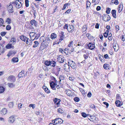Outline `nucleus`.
<instances>
[{"instance_id": "f257e3e1", "label": "nucleus", "mask_w": 125, "mask_h": 125, "mask_svg": "<svg viewBox=\"0 0 125 125\" xmlns=\"http://www.w3.org/2000/svg\"><path fill=\"white\" fill-rule=\"evenodd\" d=\"M7 80L8 81L14 82L16 81V78L15 76L11 75L9 76L7 78Z\"/></svg>"}, {"instance_id": "f03ea898", "label": "nucleus", "mask_w": 125, "mask_h": 125, "mask_svg": "<svg viewBox=\"0 0 125 125\" xmlns=\"http://www.w3.org/2000/svg\"><path fill=\"white\" fill-rule=\"evenodd\" d=\"M111 18L108 15L104 14L103 16V20L105 21H108Z\"/></svg>"}, {"instance_id": "7ed1b4c3", "label": "nucleus", "mask_w": 125, "mask_h": 125, "mask_svg": "<svg viewBox=\"0 0 125 125\" xmlns=\"http://www.w3.org/2000/svg\"><path fill=\"white\" fill-rule=\"evenodd\" d=\"M68 63L69 64L68 65V66L70 65V66L72 69H74L76 68V64L73 61H72L71 62H68Z\"/></svg>"}, {"instance_id": "20e7f679", "label": "nucleus", "mask_w": 125, "mask_h": 125, "mask_svg": "<svg viewBox=\"0 0 125 125\" xmlns=\"http://www.w3.org/2000/svg\"><path fill=\"white\" fill-rule=\"evenodd\" d=\"M50 40V38L47 37L45 38L44 41H43L42 42L41 44H43L45 46L46 45H48V44Z\"/></svg>"}, {"instance_id": "39448f33", "label": "nucleus", "mask_w": 125, "mask_h": 125, "mask_svg": "<svg viewBox=\"0 0 125 125\" xmlns=\"http://www.w3.org/2000/svg\"><path fill=\"white\" fill-rule=\"evenodd\" d=\"M57 59L58 62L60 63H62L64 62V57L61 55H60Z\"/></svg>"}, {"instance_id": "423d86ee", "label": "nucleus", "mask_w": 125, "mask_h": 125, "mask_svg": "<svg viewBox=\"0 0 125 125\" xmlns=\"http://www.w3.org/2000/svg\"><path fill=\"white\" fill-rule=\"evenodd\" d=\"M15 4L16 5V7L18 8H19L21 7V4L19 0H16L15 1Z\"/></svg>"}, {"instance_id": "0eeeda50", "label": "nucleus", "mask_w": 125, "mask_h": 125, "mask_svg": "<svg viewBox=\"0 0 125 125\" xmlns=\"http://www.w3.org/2000/svg\"><path fill=\"white\" fill-rule=\"evenodd\" d=\"M50 85L51 88L53 90H56V87L55 86L56 85V83H54V82L52 81L50 83Z\"/></svg>"}, {"instance_id": "6e6552de", "label": "nucleus", "mask_w": 125, "mask_h": 125, "mask_svg": "<svg viewBox=\"0 0 125 125\" xmlns=\"http://www.w3.org/2000/svg\"><path fill=\"white\" fill-rule=\"evenodd\" d=\"M113 47L114 49V51L116 52H117L119 49V47L118 45L116 43H113Z\"/></svg>"}, {"instance_id": "1a4fd4ad", "label": "nucleus", "mask_w": 125, "mask_h": 125, "mask_svg": "<svg viewBox=\"0 0 125 125\" xmlns=\"http://www.w3.org/2000/svg\"><path fill=\"white\" fill-rule=\"evenodd\" d=\"M12 5L10 4L8 7L7 9L9 12L12 13L13 12Z\"/></svg>"}, {"instance_id": "9d476101", "label": "nucleus", "mask_w": 125, "mask_h": 125, "mask_svg": "<svg viewBox=\"0 0 125 125\" xmlns=\"http://www.w3.org/2000/svg\"><path fill=\"white\" fill-rule=\"evenodd\" d=\"M88 46L89 49L91 50L94 49L95 48V45L92 43H90L88 45Z\"/></svg>"}, {"instance_id": "9b49d317", "label": "nucleus", "mask_w": 125, "mask_h": 125, "mask_svg": "<svg viewBox=\"0 0 125 125\" xmlns=\"http://www.w3.org/2000/svg\"><path fill=\"white\" fill-rule=\"evenodd\" d=\"M15 120L13 116H11L9 117L8 121L10 123H13L15 121Z\"/></svg>"}, {"instance_id": "f8f14e48", "label": "nucleus", "mask_w": 125, "mask_h": 125, "mask_svg": "<svg viewBox=\"0 0 125 125\" xmlns=\"http://www.w3.org/2000/svg\"><path fill=\"white\" fill-rule=\"evenodd\" d=\"M42 88L44 90L45 92L47 93L48 94L50 93V90L48 89V88H47L46 86L44 85L42 87Z\"/></svg>"}, {"instance_id": "ddd939ff", "label": "nucleus", "mask_w": 125, "mask_h": 125, "mask_svg": "<svg viewBox=\"0 0 125 125\" xmlns=\"http://www.w3.org/2000/svg\"><path fill=\"white\" fill-rule=\"evenodd\" d=\"M12 44H7L6 46V48L8 49H10L11 48L14 49V48L13 46H12Z\"/></svg>"}, {"instance_id": "4468645a", "label": "nucleus", "mask_w": 125, "mask_h": 125, "mask_svg": "<svg viewBox=\"0 0 125 125\" xmlns=\"http://www.w3.org/2000/svg\"><path fill=\"white\" fill-rule=\"evenodd\" d=\"M123 8V6L122 3H121L118 6V11L119 13L121 12L122 11Z\"/></svg>"}, {"instance_id": "2eb2a0df", "label": "nucleus", "mask_w": 125, "mask_h": 125, "mask_svg": "<svg viewBox=\"0 0 125 125\" xmlns=\"http://www.w3.org/2000/svg\"><path fill=\"white\" fill-rule=\"evenodd\" d=\"M7 112V110L5 108L3 109L0 111V114L2 115H5L6 114Z\"/></svg>"}, {"instance_id": "dca6fc26", "label": "nucleus", "mask_w": 125, "mask_h": 125, "mask_svg": "<svg viewBox=\"0 0 125 125\" xmlns=\"http://www.w3.org/2000/svg\"><path fill=\"white\" fill-rule=\"evenodd\" d=\"M16 40L15 38L12 37L11 38L10 42H11L12 45H14L16 43Z\"/></svg>"}, {"instance_id": "f3484780", "label": "nucleus", "mask_w": 125, "mask_h": 125, "mask_svg": "<svg viewBox=\"0 0 125 125\" xmlns=\"http://www.w3.org/2000/svg\"><path fill=\"white\" fill-rule=\"evenodd\" d=\"M111 14L113 17L114 18H116V12L115 10H112L111 11Z\"/></svg>"}, {"instance_id": "a211bd4d", "label": "nucleus", "mask_w": 125, "mask_h": 125, "mask_svg": "<svg viewBox=\"0 0 125 125\" xmlns=\"http://www.w3.org/2000/svg\"><path fill=\"white\" fill-rule=\"evenodd\" d=\"M16 52L15 51H10L9 52L8 54H7V56H10L12 55H15L16 53Z\"/></svg>"}, {"instance_id": "6ab92c4d", "label": "nucleus", "mask_w": 125, "mask_h": 125, "mask_svg": "<svg viewBox=\"0 0 125 125\" xmlns=\"http://www.w3.org/2000/svg\"><path fill=\"white\" fill-rule=\"evenodd\" d=\"M24 71H22L21 72L19 73L18 76L19 78L23 77L24 75Z\"/></svg>"}, {"instance_id": "aec40b11", "label": "nucleus", "mask_w": 125, "mask_h": 125, "mask_svg": "<svg viewBox=\"0 0 125 125\" xmlns=\"http://www.w3.org/2000/svg\"><path fill=\"white\" fill-rule=\"evenodd\" d=\"M55 104L57 105H58L60 103V99L55 98L54 100Z\"/></svg>"}, {"instance_id": "412c9836", "label": "nucleus", "mask_w": 125, "mask_h": 125, "mask_svg": "<svg viewBox=\"0 0 125 125\" xmlns=\"http://www.w3.org/2000/svg\"><path fill=\"white\" fill-rule=\"evenodd\" d=\"M20 38L24 42H25L26 39H28L26 36L23 35L21 36L20 37Z\"/></svg>"}, {"instance_id": "4be33fe9", "label": "nucleus", "mask_w": 125, "mask_h": 125, "mask_svg": "<svg viewBox=\"0 0 125 125\" xmlns=\"http://www.w3.org/2000/svg\"><path fill=\"white\" fill-rule=\"evenodd\" d=\"M65 78L64 77L63 75H61L59 77V78L60 79L59 82L60 84H62V83H61V81L62 80H63Z\"/></svg>"}, {"instance_id": "5701e85b", "label": "nucleus", "mask_w": 125, "mask_h": 125, "mask_svg": "<svg viewBox=\"0 0 125 125\" xmlns=\"http://www.w3.org/2000/svg\"><path fill=\"white\" fill-rule=\"evenodd\" d=\"M115 104L117 106L119 107L122 105V104L120 102L119 100L116 101L115 102Z\"/></svg>"}, {"instance_id": "b1692460", "label": "nucleus", "mask_w": 125, "mask_h": 125, "mask_svg": "<svg viewBox=\"0 0 125 125\" xmlns=\"http://www.w3.org/2000/svg\"><path fill=\"white\" fill-rule=\"evenodd\" d=\"M50 65H51L52 66L55 67L56 65V62L54 61H50Z\"/></svg>"}, {"instance_id": "393cba45", "label": "nucleus", "mask_w": 125, "mask_h": 125, "mask_svg": "<svg viewBox=\"0 0 125 125\" xmlns=\"http://www.w3.org/2000/svg\"><path fill=\"white\" fill-rule=\"evenodd\" d=\"M57 37V35L54 33H52L51 35V38L52 39H55Z\"/></svg>"}, {"instance_id": "a878e982", "label": "nucleus", "mask_w": 125, "mask_h": 125, "mask_svg": "<svg viewBox=\"0 0 125 125\" xmlns=\"http://www.w3.org/2000/svg\"><path fill=\"white\" fill-rule=\"evenodd\" d=\"M111 2L112 3H114L116 5H118L119 3L118 0H112Z\"/></svg>"}, {"instance_id": "bb28decb", "label": "nucleus", "mask_w": 125, "mask_h": 125, "mask_svg": "<svg viewBox=\"0 0 125 125\" xmlns=\"http://www.w3.org/2000/svg\"><path fill=\"white\" fill-rule=\"evenodd\" d=\"M58 118H56L54 120H52V122L53 123L55 124L56 125L59 124L58 121Z\"/></svg>"}, {"instance_id": "cd10ccee", "label": "nucleus", "mask_w": 125, "mask_h": 125, "mask_svg": "<svg viewBox=\"0 0 125 125\" xmlns=\"http://www.w3.org/2000/svg\"><path fill=\"white\" fill-rule=\"evenodd\" d=\"M103 68L105 69H109V65L108 64L106 63L104 64L103 66Z\"/></svg>"}, {"instance_id": "c85d7f7f", "label": "nucleus", "mask_w": 125, "mask_h": 125, "mask_svg": "<svg viewBox=\"0 0 125 125\" xmlns=\"http://www.w3.org/2000/svg\"><path fill=\"white\" fill-rule=\"evenodd\" d=\"M11 60L12 62H17L18 61V58L17 57L13 58Z\"/></svg>"}, {"instance_id": "c756f323", "label": "nucleus", "mask_w": 125, "mask_h": 125, "mask_svg": "<svg viewBox=\"0 0 125 125\" xmlns=\"http://www.w3.org/2000/svg\"><path fill=\"white\" fill-rule=\"evenodd\" d=\"M34 44L33 45V48H35L38 46L39 43L38 42L36 41H34Z\"/></svg>"}, {"instance_id": "7c9ffc66", "label": "nucleus", "mask_w": 125, "mask_h": 125, "mask_svg": "<svg viewBox=\"0 0 125 125\" xmlns=\"http://www.w3.org/2000/svg\"><path fill=\"white\" fill-rule=\"evenodd\" d=\"M64 32H62L61 33V38L59 40H61V41L63 39V38L64 37Z\"/></svg>"}, {"instance_id": "2f4dec72", "label": "nucleus", "mask_w": 125, "mask_h": 125, "mask_svg": "<svg viewBox=\"0 0 125 125\" xmlns=\"http://www.w3.org/2000/svg\"><path fill=\"white\" fill-rule=\"evenodd\" d=\"M95 119V117L94 116H91V117L90 118L89 120L93 122H94V119Z\"/></svg>"}, {"instance_id": "473e14b6", "label": "nucleus", "mask_w": 125, "mask_h": 125, "mask_svg": "<svg viewBox=\"0 0 125 125\" xmlns=\"http://www.w3.org/2000/svg\"><path fill=\"white\" fill-rule=\"evenodd\" d=\"M37 22L35 21V20H32V25H33L34 26H36Z\"/></svg>"}, {"instance_id": "72a5a7b5", "label": "nucleus", "mask_w": 125, "mask_h": 125, "mask_svg": "<svg viewBox=\"0 0 125 125\" xmlns=\"http://www.w3.org/2000/svg\"><path fill=\"white\" fill-rule=\"evenodd\" d=\"M5 52L4 49L3 47H1L0 46V52L3 54Z\"/></svg>"}, {"instance_id": "f704fd0d", "label": "nucleus", "mask_w": 125, "mask_h": 125, "mask_svg": "<svg viewBox=\"0 0 125 125\" xmlns=\"http://www.w3.org/2000/svg\"><path fill=\"white\" fill-rule=\"evenodd\" d=\"M6 42L5 41H3L2 42V43H0V46L3 47L4 45H6Z\"/></svg>"}, {"instance_id": "c9c22d12", "label": "nucleus", "mask_w": 125, "mask_h": 125, "mask_svg": "<svg viewBox=\"0 0 125 125\" xmlns=\"http://www.w3.org/2000/svg\"><path fill=\"white\" fill-rule=\"evenodd\" d=\"M5 89L2 86L0 87V93H3Z\"/></svg>"}, {"instance_id": "e433bc0d", "label": "nucleus", "mask_w": 125, "mask_h": 125, "mask_svg": "<svg viewBox=\"0 0 125 125\" xmlns=\"http://www.w3.org/2000/svg\"><path fill=\"white\" fill-rule=\"evenodd\" d=\"M4 21L2 19L0 18V27L2 26V24H3Z\"/></svg>"}, {"instance_id": "4c0bfd02", "label": "nucleus", "mask_w": 125, "mask_h": 125, "mask_svg": "<svg viewBox=\"0 0 125 125\" xmlns=\"http://www.w3.org/2000/svg\"><path fill=\"white\" fill-rule=\"evenodd\" d=\"M50 61H48V60L46 61L44 63V64L47 66H49L50 64Z\"/></svg>"}, {"instance_id": "58836bf2", "label": "nucleus", "mask_w": 125, "mask_h": 125, "mask_svg": "<svg viewBox=\"0 0 125 125\" xmlns=\"http://www.w3.org/2000/svg\"><path fill=\"white\" fill-rule=\"evenodd\" d=\"M86 37L89 39H92L93 38V37L91 36L90 35V34H86Z\"/></svg>"}, {"instance_id": "ea45409f", "label": "nucleus", "mask_w": 125, "mask_h": 125, "mask_svg": "<svg viewBox=\"0 0 125 125\" xmlns=\"http://www.w3.org/2000/svg\"><path fill=\"white\" fill-rule=\"evenodd\" d=\"M8 105L10 108H12L13 107V104L12 102H10L9 103Z\"/></svg>"}, {"instance_id": "a19ab883", "label": "nucleus", "mask_w": 125, "mask_h": 125, "mask_svg": "<svg viewBox=\"0 0 125 125\" xmlns=\"http://www.w3.org/2000/svg\"><path fill=\"white\" fill-rule=\"evenodd\" d=\"M111 9L109 8H107L106 9V13L109 14L110 13Z\"/></svg>"}, {"instance_id": "79ce46f5", "label": "nucleus", "mask_w": 125, "mask_h": 125, "mask_svg": "<svg viewBox=\"0 0 125 125\" xmlns=\"http://www.w3.org/2000/svg\"><path fill=\"white\" fill-rule=\"evenodd\" d=\"M8 84L9 87H10L12 88L15 86V85H14L12 83H9Z\"/></svg>"}, {"instance_id": "37998d69", "label": "nucleus", "mask_w": 125, "mask_h": 125, "mask_svg": "<svg viewBox=\"0 0 125 125\" xmlns=\"http://www.w3.org/2000/svg\"><path fill=\"white\" fill-rule=\"evenodd\" d=\"M91 5L90 2L88 1H86V8H88L89 7H90Z\"/></svg>"}, {"instance_id": "c03bdc74", "label": "nucleus", "mask_w": 125, "mask_h": 125, "mask_svg": "<svg viewBox=\"0 0 125 125\" xmlns=\"http://www.w3.org/2000/svg\"><path fill=\"white\" fill-rule=\"evenodd\" d=\"M58 112L59 113L62 114L63 112V111L61 108H59L58 109Z\"/></svg>"}, {"instance_id": "a18cd8bd", "label": "nucleus", "mask_w": 125, "mask_h": 125, "mask_svg": "<svg viewBox=\"0 0 125 125\" xmlns=\"http://www.w3.org/2000/svg\"><path fill=\"white\" fill-rule=\"evenodd\" d=\"M58 118V121L59 124H62L63 122V121L61 118Z\"/></svg>"}, {"instance_id": "49530a36", "label": "nucleus", "mask_w": 125, "mask_h": 125, "mask_svg": "<svg viewBox=\"0 0 125 125\" xmlns=\"http://www.w3.org/2000/svg\"><path fill=\"white\" fill-rule=\"evenodd\" d=\"M86 25H84L82 27V31L84 32L86 30Z\"/></svg>"}, {"instance_id": "de8ad7c7", "label": "nucleus", "mask_w": 125, "mask_h": 125, "mask_svg": "<svg viewBox=\"0 0 125 125\" xmlns=\"http://www.w3.org/2000/svg\"><path fill=\"white\" fill-rule=\"evenodd\" d=\"M6 22L8 24H10L11 22V19L9 18H8L6 20Z\"/></svg>"}, {"instance_id": "09e8293b", "label": "nucleus", "mask_w": 125, "mask_h": 125, "mask_svg": "<svg viewBox=\"0 0 125 125\" xmlns=\"http://www.w3.org/2000/svg\"><path fill=\"white\" fill-rule=\"evenodd\" d=\"M11 29V27L10 25H8L6 27V29L7 30H10Z\"/></svg>"}, {"instance_id": "8fccbe9b", "label": "nucleus", "mask_w": 125, "mask_h": 125, "mask_svg": "<svg viewBox=\"0 0 125 125\" xmlns=\"http://www.w3.org/2000/svg\"><path fill=\"white\" fill-rule=\"evenodd\" d=\"M25 6L26 7H28L29 6V1L28 0H25Z\"/></svg>"}, {"instance_id": "3c124183", "label": "nucleus", "mask_w": 125, "mask_h": 125, "mask_svg": "<svg viewBox=\"0 0 125 125\" xmlns=\"http://www.w3.org/2000/svg\"><path fill=\"white\" fill-rule=\"evenodd\" d=\"M99 59L102 62H103L104 61V59L102 56L99 57Z\"/></svg>"}, {"instance_id": "603ef678", "label": "nucleus", "mask_w": 125, "mask_h": 125, "mask_svg": "<svg viewBox=\"0 0 125 125\" xmlns=\"http://www.w3.org/2000/svg\"><path fill=\"white\" fill-rule=\"evenodd\" d=\"M81 115L84 117H86L87 114L85 113L82 112L81 113Z\"/></svg>"}, {"instance_id": "864d4df0", "label": "nucleus", "mask_w": 125, "mask_h": 125, "mask_svg": "<svg viewBox=\"0 0 125 125\" xmlns=\"http://www.w3.org/2000/svg\"><path fill=\"white\" fill-rule=\"evenodd\" d=\"M68 4V3H66L65 4L63 7V8H62V10H64L66 8V6H67Z\"/></svg>"}, {"instance_id": "5fc2aeb1", "label": "nucleus", "mask_w": 125, "mask_h": 125, "mask_svg": "<svg viewBox=\"0 0 125 125\" xmlns=\"http://www.w3.org/2000/svg\"><path fill=\"white\" fill-rule=\"evenodd\" d=\"M74 99L75 101L77 102H79L80 100L79 98L77 97H75Z\"/></svg>"}, {"instance_id": "6e6d98bb", "label": "nucleus", "mask_w": 125, "mask_h": 125, "mask_svg": "<svg viewBox=\"0 0 125 125\" xmlns=\"http://www.w3.org/2000/svg\"><path fill=\"white\" fill-rule=\"evenodd\" d=\"M45 38L44 36H42L40 38V41L41 42H43V41H44V39Z\"/></svg>"}, {"instance_id": "4d7b16f0", "label": "nucleus", "mask_w": 125, "mask_h": 125, "mask_svg": "<svg viewBox=\"0 0 125 125\" xmlns=\"http://www.w3.org/2000/svg\"><path fill=\"white\" fill-rule=\"evenodd\" d=\"M83 56L85 59H87L88 57V55L87 54H84Z\"/></svg>"}, {"instance_id": "13d9d810", "label": "nucleus", "mask_w": 125, "mask_h": 125, "mask_svg": "<svg viewBox=\"0 0 125 125\" xmlns=\"http://www.w3.org/2000/svg\"><path fill=\"white\" fill-rule=\"evenodd\" d=\"M35 33L34 32H32V34H31V35H32V40H34V39H35L36 38V37L35 36V37L34 38V39H33L32 38V37H33L34 36V35H33V34L35 35Z\"/></svg>"}, {"instance_id": "bf43d9fd", "label": "nucleus", "mask_w": 125, "mask_h": 125, "mask_svg": "<svg viewBox=\"0 0 125 125\" xmlns=\"http://www.w3.org/2000/svg\"><path fill=\"white\" fill-rule=\"evenodd\" d=\"M69 51L68 49L67 48H66L64 50V52L66 54H67V53L68 52V51Z\"/></svg>"}, {"instance_id": "052dcab7", "label": "nucleus", "mask_w": 125, "mask_h": 125, "mask_svg": "<svg viewBox=\"0 0 125 125\" xmlns=\"http://www.w3.org/2000/svg\"><path fill=\"white\" fill-rule=\"evenodd\" d=\"M6 32H2L0 34L2 36H4L6 34Z\"/></svg>"}, {"instance_id": "680f3d73", "label": "nucleus", "mask_w": 125, "mask_h": 125, "mask_svg": "<svg viewBox=\"0 0 125 125\" xmlns=\"http://www.w3.org/2000/svg\"><path fill=\"white\" fill-rule=\"evenodd\" d=\"M70 28L71 30H70V32H72V31H72L74 28V27L73 25H71L70 26Z\"/></svg>"}, {"instance_id": "e2e57ef3", "label": "nucleus", "mask_w": 125, "mask_h": 125, "mask_svg": "<svg viewBox=\"0 0 125 125\" xmlns=\"http://www.w3.org/2000/svg\"><path fill=\"white\" fill-rule=\"evenodd\" d=\"M73 42L72 41H71L70 42L69 44L68 45V47H71V46L72 47V43Z\"/></svg>"}, {"instance_id": "0e129e2a", "label": "nucleus", "mask_w": 125, "mask_h": 125, "mask_svg": "<svg viewBox=\"0 0 125 125\" xmlns=\"http://www.w3.org/2000/svg\"><path fill=\"white\" fill-rule=\"evenodd\" d=\"M115 30L117 31H118L119 30V26L118 25H116L115 26Z\"/></svg>"}, {"instance_id": "69168bd1", "label": "nucleus", "mask_w": 125, "mask_h": 125, "mask_svg": "<svg viewBox=\"0 0 125 125\" xmlns=\"http://www.w3.org/2000/svg\"><path fill=\"white\" fill-rule=\"evenodd\" d=\"M103 103L104 104L106 105V108H107L108 107V106H109V104L105 102H103Z\"/></svg>"}, {"instance_id": "338daca9", "label": "nucleus", "mask_w": 125, "mask_h": 125, "mask_svg": "<svg viewBox=\"0 0 125 125\" xmlns=\"http://www.w3.org/2000/svg\"><path fill=\"white\" fill-rule=\"evenodd\" d=\"M99 25L98 23H97L95 26V28L96 29H99Z\"/></svg>"}, {"instance_id": "774afa93", "label": "nucleus", "mask_w": 125, "mask_h": 125, "mask_svg": "<svg viewBox=\"0 0 125 125\" xmlns=\"http://www.w3.org/2000/svg\"><path fill=\"white\" fill-rule=\"evenodd\" d=\"M91 108L94 109L95 108V106L94 104H92L90 105Z\"/></svg>"}]
</instances>
